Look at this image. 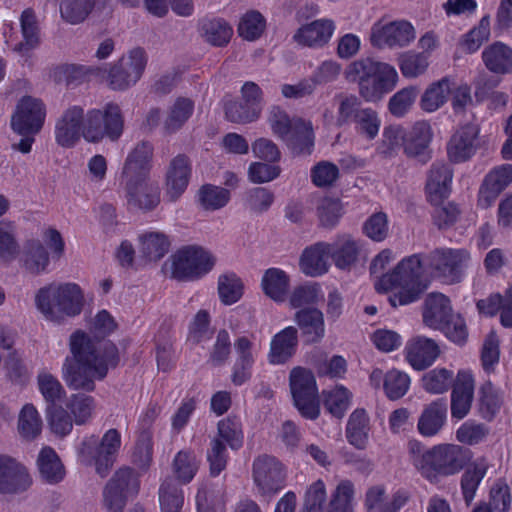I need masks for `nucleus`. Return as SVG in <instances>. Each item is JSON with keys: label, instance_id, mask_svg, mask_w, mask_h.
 I'll return each instance as SVG.
<instances>
[{"label": "nucleus", "instance_id": "1", "mask_svg": "<svg viewBox=\"0 0 512 512\" xmlns=\"http://www.w3.org/2000/svg\"><path fill=\"white\" fill-rule=\"evenodd\" d=\"M61 374L67 387L74 391L93 392L96 381L103 380L110 367L119 361L118 349L110 341L96 342L81 330L70 336Z\"/></svg>", "mask_w": 512, "mask_h": 512}, {"label": "nucleus", "instance_id": "2", "mask_svg": "<svg viewBox=\"0 0 512 512\" xmlns=\"http://www.w3.org/2000/svg\"><path fill=\"white\" fill-rule=\"evenodd\" d=\"M344 75L348 82L357 83L359 96L371 103L382 100L393 91L399 79L394 66L372 57L352 61Z\"/></svg>", "mask_w": 512, "mask_h": 512}, {"label": "nucleus", "instance_id": "3", "mask_svg": "<svg viewBox=\"0 0 512 512\" xmlns=\"http://www.w3.org/2000/svg\"><path fill=\"white\" fill-rule=\"evenodd\" d=\"M422 273L420 256L411 255L403 259L391 273L384 274L376 283V289H396L389 296L392 307L411 304L419 300L426 289V285L421 281Z\"/></svg>", "mask_w": 512, "mask_h": 512}, {"label": "nucleus", "instance_id": "4", "mask_svg": "<svg viewBox=\"0 0 512 512\" xmlns=\"http://www.w3.org/2000/svg\"><path fill=\"white\" fill-rule=\"evenodd\" d=\"M38 310L49 320L79 315L84 305L81 287L73 282L50 283L40 288L35 296Z\"/></svg>", "mask_w": 512, "mask_h": 512}, {"label": "nucleus", "instance_id": "5", "mask_svg": "<svg viewBox=\"0 0 512 512\" xmlns=\"http://www.w3.org/2000/svg\"><path fill=\"white\" fill-rule=\"evenodd\" d=\"M470 451L455 444H439L424 452L415 461L417 471L431 483H437L440 476L459 473L469 462Z\"/></svg>", "mask_w": 512, "mask_h": 512}, {"label": "nucleus", "instance_id": "6", "mask_svg": "<svg viewBox=\"0 0 512 512\" xmlns=\"http://www.w3.org/2000/svg\"><path fill=\"white\" fill-rule=\"evenodd\" d=\"M121 446V436L117 429H109L99 439L98 436L85 437L79 448V461L86 466H94L101 477L108 475Z\"/></svg>", "mask_w": 512, "mask_h": 512}, {"label": "nucleus", "instance_id": "7", "mask_svg": "<svg viewBox=\"0 0 512 512\" xmlns=\"http://www.w3.org/2000/svg\"><path fill=\"white\" fill-rule=\"evenodd\" d=\"M171 277L178 281H195L209 273L216 258L206 249L187 245L178 249L170 258Z\"/></svg>", "mask_w": 512, "mask_h": 512}, {"label": "nucleus", "instance_id": "8", "mask_svg": "<svg viewBox=\"0 0 512 512\" xmlns=\"http://www.w3.org/2000/svg\"><path fill=\"white\" fill-rule=\"evenodd\" d=\"M124 118L115 103L106 104L103 109L89 111L85 118L83 137L88 142H99L103 138L118 140L123 133Z\"/></svg>", "mask_w": 512, "mask_h": 512}, {"label": "nucleus", "instance_id": "9", "mask_svg": "<svg viewBox=\"0 0 512 512\" xmlns=\"http://www.w3.org/2000/svg\"><path fill=\"white\" fill-rule=\"evenodd\" d=\"M428 267L446 284L459 283L470 262L466 249L437 248L428 255Z\"/></svg>", "mask_w": 512, "mask_h": 512}, {"label": "nucleus", "instance_id": "10", "mask_svg": "<svg viewBox=\"0 0 512 512\" xmlns=\"http://www.w3.org/2000/svg\"><path fill=\"white\" fill-rule=\"evenodd\" d=\"M289 380L294 404L301 415L307 419H316L320 407L313 373L305 368L296 367L291 371Z\"/></svg>", "mask_w": 512, "mask_h": 512}, {"label": "nucleus", "instance_id": "11", "mask_svg": "<svg viewBox=\"0 0 512 512\" xmlns=\"http://www.w3.org/2000/svg\"><path fill=\"white\" fill-rule=\"evenodd\" d=\"M147 64V55L142 48H133L115 62L107 75V84L112 90L124 91L141 78Z\"/></svg>", "mask_w": 512, "mask_h": 512}, {"label": "nucleus", "instance_id": "12", "mask_svg": "<svg viewBox=\"0 0 512 512\" xmlns=\"http://www.w3.org/2000/svg\"><path fill=\"white\" fill-rule=\"evenodd\" d=\"M252 476L261 495L275 494L285 486V468L277 458L271 455L263 454L254 459Z\"/></svg>", "mask_w": 512, "mask_h": 512}, {"label": "nucleus", "instance_id": "13", "mask_svg": "<svg viewBox=\"0 0 512 512\" xmlns=\"http://www.w3.org/2000/svg\"><path fill=\"white\" fill-rule=\"evenodd\" d=\"M46 107L41 99L23 96L11 118V127L21 136L37 134L43 127Z\"/></svg>", "mask_w": 512, "mask_h": 512}, {"label": "nucleus", "instance_id": "14", "mask_svg": "<svg viewBox=\"0 0 512 512\" xmlns=\"http://www.w3.org/2000/svg\"><path fill=\"white\" fill-rule=\"evenodd\" d=\"M415 37L414 27L405 20L376 22L370 32L371 45L378 49L403 48L414 41Z\"/></svg>", "mask_w": 512, "mask_h": 512}, {"label": "nucleus", "instance_id": "15", "mask_svg": "<svg viewBox=\"0 0 512 512\" xmlns=\"http://www.w3.org/2000/svg\"><path fill=\"white\" fill-rule=\"evenodd\" d=\"M124 181L125 197L129 207L150 211L159 204V187L148 181L147 176L124 178Z\"/></svg>", "mask_w": 512, "mask_h": 512}, {"label": "nucleus", "instance_id": "16", "mask_svg": "<svg viewBox=\"0 0 512 512\" xmlns=\"http://www.w3.org/2000/svg\"><path fill=\"white\" fill-rule=\"evenodd\" d=\"M32 484L27 468L15 458L0 454V493L19 494Z\"/></svg>", "mask_w": 512, "mask_h": 512}, {"label": "nucleus", "instance_id": "17", "mask_svg": "<svg viewBox=\"0 0 512 512\" xmlns=\"http://www.w3.org/2000/svg\"><path fill=\"white\" fill-rule=\"evenodd\" d=\"M85 118L81 106L67 108L55 124L56 143L64 148L73 147L83 136Z\"/></svg>", "mask_w": 512, "mask_h": 512}, {"label": "nucleus", "instance_id": "18", "mask_svg": "<svg viewBox=\"0 0 512 512\" xmlns=\"http://www.w3.org/2000/svg\"><path fill=\"white\" fill-rule=\"evenodd\" d=\"M475 379L468 370H461L455 377L451 392V415L463 419L470 411L474 399Z\"/></svg>", "mask_w": 512, "mask_h": 512}, {"label": "nucleus", "instance_id": "19", "mask_svg": "<svg viewBox=\"0 0 512 512\" xmlns=\"http://www.w3.org/2000/svg\"><path fill=\"white\" fill-rule=\"evenodd\" d=\"M405 350L407 361L419 371L431 366L440 355V348L436 341L424 336L410 339Z\"/></svg>", "mask_w": 512, "mask_h": 512}, {"label": "nucleus", "instance_id": "20", "mask_svg": "<svg viewBox=\"0 0 512 512\" xmlns=\"http://www.w3.org/2000/svg\"><path fill=\"white\" fill-rule=\"evenodd\" d=\"M191 175V163L184 154L175 156L166 174L167 196L171 201L177 200L186 190Z\"/></svg>", "mask_w": 512, "mask_h": 512}, {"label": "nucleus", "instance_id": "21", "mask_svg": "<svg viewBox=\"0 0 512 512\" xmlns=\"http://www.w3.org/2000/svg\"><path fill=\"white\" fill-rule=\"evenodd\" d=\"M512 182V164L493 168L486 176L480 189L479 202L487 207Z\"/></svg>", "mask_w": 512, "mask_h": 512}, {"label": "nucleus", "instance_id": "22", "mask_svg": "<svg viewBox=\"0 0 512 512\" xmlns=\"http://www.w3.org/2000/svg\"><path fill=\"white\" fill-rule=\"evenodd\" d=\"M335 25L332 20L319 19L301 26L293 36L295 42L307 47H322L333 35Z\"/></svg>", "mask_w": 512, "mask_h": 512}, {"label": "nucleus", "instance_id": "23", "mask_svg": "<svg viewBox=\"0 0 512 512\" xmlns=\"http://www.w3.org/2000/svg\"><path fill=\"white\" fill-rule=\"evenodd\" d=\"M453 315L450 299L442 293H430L423 305V323L432 329L441 328Z\"/></svg>", "mask_w": 512, "mask_h": 512}, {"label": "nucleus", "instance_id": "24", "mask_svg": "<svg viewBox=\"0 0 512 512\" xmlns=\"http://www.w3.org/2000/svg\"><path fill=\"white\" fill-rule=\"evenodd\" d=\"M478 134L475 124H467L456 131L447 147L450 160L456 163L468 160L475 153L474 142Z\"/></svg>", "mask_w": 512, "mask_h": 512}, {"label": "nucleus", "instance_id": "25", "mask_svg": "<svg viewBox=\"0 0 512 512\" xmlns=\"http://www.w3.org/2000/svg\"><path fill=\"white\" fill-rule=\"evenodd\" d=\"M447 419V403L437 399L424 406L417 423L418 432L424 437L437 435Z\"/></svg>", "mask_w": 512, "mask_h": 512}, {"label": "nucleus", "instance_id": "26", "mask_svg": "<svg viewBox=\"0 0 512 512\" xmlns=\"http://www.w3.org/2000/svg\"><path fill=\"white\" fill-rule=\"evenodd\" d=\"M453 172L451 168L444 163H434L428 173L426 192L431 204L443 202L450 192V183Z\"/></svg>", "mask_w": 512, "mask_h": 512}, {"label": "nucleus", "instance_id": "27", "mask_svg": "<svg viewBox=\"0 0 512 512\" xmlns=\"http://www.w3.org/2000/svg\"><path fill=\"white\" fill-rule=\"evenodd\" d=\"M298 345V331L289 326L276 333L271 340L268 361L271 364H284L296 352Z\"/></svg>", "mask_w": 512, "mask_h": 512}, {"label": "nucleus", "instance_id": "28", "mask_svg": "<svg viewBox=\"0 0 512 512\" xmlns=\"http://www.w3.org/2000/svg\"><path fill=\"white\" fill-rule=\"evenodd\" d=\"M19 20L22 41L13 47V51L22 57H28L30 52L40 45V27L32 8L23 10Z\"/></svg>", "mask_w": 512, "mask_h": 512}, {"label": "nucleus", "instance_id": "29", "mask_svg": "<svg viewBox=\"0 0 512 512\" xmlns=\"http://www.w3.org/2000/svg\"><path fill=\"white\" fill-rule=\"evenodd\" d=\"M294 321L301 330L306 343L320 342L325 335L323 313L316 308H305L297 311Z\"/></svg>", "mask_w": 512, "mask_h": 512}, {"label": "nucleus", "instance_id": "30", "mask_svg": "<svg viewBox=\"0 0 512 512\" xmlns=\"http://www.w3.org/2000/svg\"><path fill=\"white\" fill-rule=\"evenodd\" d=\"M330 243L318 242L307 247L300 257L301 271L311 277H317L328 271V257Z\"/></svg>", "mask_w": 512, "mask_h": 512}, {"label": "nucleus", "instance_id": "31", "mask_svg": "<svg viewBox=\"0 0 512 512\" xmlns=\"http://www.w3.org/2000/svg\"><path fill=\"white\" fill-rule=\"evenodd\" d=\"M360 250L361 245L357 240L350 234H343L330 244L329 253L335 266L345 270L357 262Z\"/></svg>", "mask_w": 512, "mask_h": 512}, {"label": "nucleus", "instance_id": "32", "mask_svg": "<svg viewBox=\"0 0 512 512\" xmlns=\"http://www.w3.org/2000/svg\"><path fill=\"white\" fill-rule=\"evenodd\" d=\"M153 156V146L148 141L138 143L128 154L122 170L123 178L147 176Z\"/></svg>", "mask_w": 512, "mask_h": 512}, {"label": "nucleus", "instance_id": "33", "mask_svg": "<svg viewBox=\"0 0 512 512\" xmlns=\"http://www.w3.org/2000/svg\"><path fill=\"white\" fill-rule=\"evenodd\" d=\"M482 59L487 69L495 74L512 72V48L503 42L487 46L482 52Z\"/></svg>", "mask_w": 512, "mask_h": 512}, {"label": "nucleus", "instance_id": "34", "mask_svg": "<svg viewBox=\"0 0 512 512\" xmlns=\"http://www.w3.org/2000/svg\"><path fill=\"white\" fill-rule=\"evenodd\" d=\"M21 263L29 274L40 275L48 270L49 253L39 240H29L24 245Z\"/></svg>", "mask_w": 512, "mask_h": 512}, {"label": "nucleus", "instance_id": "35", "mask_svg": "<svg viewBox=\"0 0 512 512\" xmlns=\"http://www.w3.org/2000/svg\"><path fill=\"white\" fill-rule=\"evenodd\" d=\"M234 348L237 354V360L234 365L232 382L235 385H242L251 377L250 371L254 364L252 353L253 343L246 336H241L236 339Z\"/></svg>", "mask_w": 512, "mask_h": 512}, {"label": "nucleus", "instance_id": "36", "mask_svg": "<svg viewBox=\"0 0 512 512\" xmlns=\"http://www.w3.org/2000/svg\"><path fill=\"white\" fill-rule=\"evenodd\" d=\"M194 101L187 97H178L169 107L163 122V132L171 135L179 131L194 112Z\"/></svg>", "mask_w": 512, "mask_h": 512}, {"label": "nucleus", "instance_id": "37", "mask_svg": "<svg viewBox=\"0 0 512 512\" xmlns=\"http://www.w3.org/2000/svg\"><path fill=\"white\" fill-rule=\"evenodd\" d=\"M489 468V463L486 458H478L472 462L461 477V490L464 501L470 505L475 498L476 491L485 477Z\"/></svg>", "mask_w": 512, "mask_h": 512}, {"label": "nucleus", "instance_id": "38", "mask_svg": "<svg viewBox=\"0 0 512 512\" xmlns=\"http://www.w3.org/2000/svg\"><path fill=\"white\" fill-rule=\"evenodd\" d=\"M37 467L41 478L50 484L63 480L65 468L59 456L51 447H43L37 458Z\"/></svg>", "mask_w": 512, "mask_h": 512}, {"label": "nucleus", "instance_id": "39", "mask_svg": "<svg viewBox=\"0 0 512 512\" xmlns=\"http://www.w3.org/2000/svg\"><path fill=\"white\" fill-rule=\"evenodd\" d=\"M431 137L430 124L425 121L416 122L408 132H405L404 152L410 157L425 155Z\"/></svg>", "mask_w": 512, "mask_h": 512}, {"label": "nucleus", "instance_id": "40", "mask_svg": "<svg viewBox=\"0 0 512 512\" xmlns=\"http://www.w3.org/2000/svg\"><path fill=\"white\" fill-rule=\"evenodd\" d=\"M284 141L293 153L310 154L314 145L311 123L302 119H294V127Z\"/></svg>", "mask_w": 512, "mask_h": 512}, {"label": "nucleus", "instance_id": "41", "mask_svg": "<svg viewBox=\"0 0 512 512\" xmlns=\"http://www.w3.org/2000/svg\"><path fill=\"white\" fill-rule=\"evenodd\" d=\"M96 402L93 396L87 392L72 393L65 402V408L72 416L76 425H85L93 417Z\"/></svg>", "mask_w": 512, "mask_h": 512}, {"label": "nucleus", "instance_id": "42", "mask_svg": "<svg viewBox=\"0 0 512 512\" xmlns=\"http://www.w3.org/2000/svg\"><path fill=\"white\" fill-rule=\"evenodd\" d=\"M451 93V79L444 77L427 87L420 99V107L425 112H435L448 100Z\"/></svg>", "mask_w": 512, "mask_h": 512}, {"label": "nucleus", "instance_id": "43", "mask_svg": "<svg viewBox=\"0 0 512 512\" xmlns=\"http://www.w3.org/2000/svg\"><path fill=\"white\" fill-rule=\"evenodd\" d=\"M369 417L364 409H356L350 415L346 427L348 442L357 449H364L368 442Z\"/></svg>", "mask_w": 512, "mask_h": 512}, {"label": "nucleus", "instance_id": "44", "mask_svg": "<svg viewBox=\"0 0 512 512\" xmlns=\"http://www.w3.org/2000/svg\"><path fill=\"white\" fill-rule=\"evenodd\" d=\"M289 277L279 268H269L265 271L261 286L264 293L277 302H283L289 288Z\"/></svg>", "mask_w": 512, "mask_h": 512}, {"label": "nucleus", "instance_id": "45", "mask_svg": "<svg viewBox=\"0 0 512 512\" xmlns=\"http://www.w3.org/2000/svg\"><path fill=\"white\" fill-rule=\"evenodd\" d=\"M170 241L161 232H149L140 236L139 251L148 261H158L168 253Z\"/></svg>", "mask_w": 512, "mask_h": 512}, {"label": "nucleus", "instance_id": "46", "mask_svg": "<svg viewBox=\"0 0 512 512\" xmlns=\"http://www.w3.org/2000/svg\"><path fill=\"white\" fill-rule=\"evenodd\" d=\"M355 94L340 92L334 96L337 104L335 124L337 127L345 126L355 120L361 111V100Z\"/></svg>", "mask_w": 512, "mask_h": 512}, {"label": "nucleus", "instance_id": "47", "mask_svg": "<svg viewBox=\"0 0 512 512\" xmlns=\"http://www.w3.org/2000/svg\"><path fill=\"white\" fill-rule=\"evenodd\" d=\"M478 410L482 418L492 420L499 412L502 398L490 380L485 381L478 389Z\"/></svg>", "mask_w": 512, "mask_h": 512}, {"label": "nucleus", "instance_id": "48", "mask_svg": "<svg viewBox=\"0 0 512 512\" xmlns=\"http://www.w3.org/2000/svg\"><path fill=\"white\" fill-rule=\"evenodd\" d=\"M42 421L32 404H25L18 416L17 429L25 440H33L41 433Z\"/></svg>", "mask_w": 512, "mask_h": 512}, {"label": "nucleus", "instance_id": "49", "mask_svg": "<svg viewBox=\"0 0 512 512\" xmlns=\"http://www.w3.org/2000/svg\"><path fill=\"white\" fill-rule=\"evenodd\" d=\"M422 387L428 393L441 394L453 386L455 378L452 370L435 368L422 376Z\"/></svg>", "mask_w": 512, "mask_h": 512}, {"label": "nucleus", "instance_id": "50", "mask_svg": "<svg viewBox=\"0 0 512 512\" xmlns=\"http://www.w3.org/2000/svg\"><path fill=\"white\" fill-rule=\"evenodd\" d=\"M201 31L205 40L214 46L226 45L233 34L231 26L220 18L203 21Z\"/></svg>", "mask_w": 512, "mask_h": 512}, {"label": "nucleus", "instance_id": "51", "mask_svg": "<svg viewBox=\"0 0 512 512\" xmlns=\"http://www.w3.org/2000/svg\"><path fill=\"white\" fill-rule=\"evenodd\" d=\"M243 289V282L235 273L219 276L218 294L223 304L232 305L238 302L243 295Z\"/></svg>", "mask_w": 512, "mask_h": 512}, {"label": "nucleus", "instance_id": "52", "mask_svg": "<svg viewBox=\"0 0 512 512\" xmlns=\"http://www.w3.org/2000/svg\"><path fill=\"white\" fill-rule=\"evenodd\" d=\"M95 0H65L60 5V14L67 23H82L91 13Z\"/></svg>", "mask_w": 512, "mask_h": 512}, {"label": "nucleus", "instance_id": "53", "mask_svg": "<svg viewBox=\"0 0 512 512\" xmlns=\"http://www.w3.org/2000/svg\"><path fill=\"white\" fill-rule=\"evenodd\" d=\"M398 64L404 77L416 78L427 70L429 66L428 55L425 52L408 51L399 56Z\"/></svg>", "mask_w": 512, "mask_h": 512}, {"label": "nucleus", "instance_id": "54", "mask_svg": "<svg viewBox=\"0 0 512 512\" xmlns=\"http://www.w3.org/2000/svg\"><path fill=\"white\" fill-rule=\"evenodd\" d=\"M37 386L45 402L50 406H54L66 394L58 378L47 371H41L37 375Z\"/></svg>", "mask_w": 512, "mask_h": 512}, {"label": "nucleus", "instance_id": "55", "mask_svg": "<svg viewBox=\"0 0 512 512\" xmlns=\"http://www.w3.org/2000/svg\"><path fill=\"white\" fill-rule=\"evenodd\" d=\"M354 484L347 479L341 480L331 495L329 512H352Z\"/></svg>", "mask_w": 512, "mask_h": 512}, {"label": "nucleus", "instance_id": "56", "mask_svg": "<svg viewBox=\"0 0 512 512\" xmlns=\"http://www.w3.org/2000/svg\"><path fill=\"white\" fill-rule=\"evenodd\" d=\"M225 117L228 121L237 124H246L258 119L261 113L256 111L244 101L227 99L224 101Z\"/></svg>", "mask_w": 512, "mask_h": 512}, {"label": "nucleus", "instance_id": "57", "mask_svg": "<svg viewBox=\"0 0 512 512\" xmlns=\"http://www.w3.org/2000/svg\"><path fill=\"white\" fill-rule=\"evenodd\" d=\"M159 501L162 512H180L184 497L182 490L174 480H165L159 490Z\"/></svg>", "mask_w": 512, "mask_h": 512}, {"label": "nucleus", "instance_id": "58", "mask_svg": "<svg viewBox=\"0 0 512 512\" xmlns=\"http://www.w3.org/2000/svg\"><path fill=\"white\" fill-rule=\"evenodd\" d=\"M265 18L258 11H249L243 15L238 25V34L245 40L254 41L264 32Z\"/></svg>", "mask_w": 512, "mask_h": 512}, {"label": "nucleus", "instance_id": "59", "mask_svg": "<svg viewBox=\"0 0 512 512\" xmlns=\"http://www.w3.org/2000/svg\"><path fill=\"white\" fill-rule=\"evenodd\" d=\"M200 204L206 210H218L224 207L230 200V192L228 189L206 184L199 190Z\"/></svg>", "mask_w": 512, "mask_h": 512}, {"label": "nucleus", "instance_id": "60", "mask_svg": "<svg viewBox=\"0 0 512 512\" xmlns=\"http://www.w3.org/2000/svg\"><path fill=\"white\" fill-rule=\"evenodd\" d=\"M410 386L409 376L397 369H392L385 374L383 389L386 396L391 400L402 398Z\"/></svg>", "mask_w": 512, "mask_h": 512}, {"label": "nucleus", "instance_id": "61", "mask_svg": "<svg viewBox=\"0 0 512 512\" xmlns=\"http://www.w3.org/2000/svg\"><path fill=\"white\" fill-rule=\"evenodd\" d=\"M174 472L183 483L190 482L195 476L199 463L191 451H180L173 461Z\"/></svg>", "mask_w": 512, "mask_h": 512}, {"label": "nucleus", "instance_id": "62", "mask_svg": "<svg viewBox=\"0 0 512 512\" xmlns=\"http://www.w3.org/2000/svg\"><path fill=\"white\" fill-rule=\"evenodd\" d=\"M218 434L222 442L225 441L233 450L239 449L243 444V432L239 421L226 418L218 423Z\"/></svg>", "mask_w": 512, "mask_h": 512}, {"label": "nucleus", "instance_id": "63", "mask_svg": "<svg viewBox=\"0 0 512 512\" xmlns=\"http://www.w3.org/2000/svg\"><path fill=\"white\" fill-rule=\"evenodd\" d=\"M339 175L338 166L329 161H320L311 169V181L319 188L331 187Z\"/></svg>", "mask_w": 512, "mask_h": 512}, {"label": "nucleus", "instance_id": "64", "mask_svg": "<svg viewBox=\"0 0 512 512\" xmlns=\"http://www.w3.org/2000/svg\"><path fill=\"white\" fill-rule=\"evenodd\" d=\"M494 512H508L512 503L510 487L503 480H497L489 492V501L486 502Z\"/></svg>", "mask_w": 512, "mask_h": 512}]
</instances>
